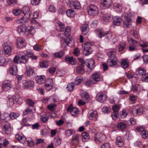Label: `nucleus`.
Segmentation results:
<instances>
[{
	"instance_id": "17",
	"label": "nucleus",
	"mask_w": 148,
	"mask_h": 148,
	"mask_svg": "<svg viewBox=\"0 0 148 148\" xmlns=\"http://www.w3.org/2000/svg\"><path fill=\"white\" fill-rule=\"evenodd\" d=\"M81 29L82 34L84 35H86L89 31L88 25L87 24L83 25L81 27Z\"/></svg>"
},
{
	"instance_id": "46",
	"label": "nucleus",
	"mask_w": 148,
	"mask_h": 148,
	"mask_svg": "<svg viewBox=\"0 0 148 148\" xmlns=\"http://www.w3.org/2000/svg\"><path fill=\"white\" fill-rule=\"evenodd\" d=\"M126 44L125 42H123L119 45L118 47L119 51H123L126 47Z\"/></svg>"
},
{
	"instance_id": "53",
	"label": "nucleus",
	"mask_w": 148,
	"mask_h": 148,
	"mask_svg": "<svg viewBox=\"0 0 148 148\" xmlns=\"http://www.w3.org/2000/svg\"><path fill=\"white\" fill-rule=\"evenodd\" d=\"M116 145L118 147H121L123 145V141L121 139H117Z\"/></svg>"
},
{
	"instance_id": "6",
	"label": "nucleus",
	"mask_w": 148,
	"mask_h": 148,
	"mask_svg": "<svg viewBox=\"0 0 148 148\" xmlns=\"http://www.w3.org/2000/svg\"><path fill=\"white\" fill-rule=\"evenodd\" d=\"M143 112V108L141 106L139 105L135 106L133 108L132 110L133 114L135 116H136L137 114L140 115Z\"/></svg>"
},
{
	"instance_id": "43",
	"label": "nucleus",
	"mask_w": 148,
	"mask_h": 148,
	"mask_svg": "<svg viewBox=\"0 0 148 148\" xmlns=\"http://www.w3.org/2000/svg\"><path fill=\"white\" fill-rule=\"evenodd\" d=\"M74 87V84L73 82L69 83L67 86L66 88L67 90L71 92L73 90Z\"/></svg>"
},
{
	"instance_id": "31",
	"label": "nucleus",
	"mask_w": 148,
	"mask_h": 148,
	"mask_svg": "<svg viewBox=\"0 0 148 148\" xmlns=\"http://www.w3.org/2000/svg\"><path fill=\"white\" fill-rule=\"evenodd\" d=\"M85 65H80L78 66L76 68V72L78 73L83 74L84 73V67Z\"/></svg>"
},
{
	"instance_id": "28",
	"label": "nucleus",
	"mask_w": 148,
	"mask_h": 148,
	"mask_svg": "<svg viewBox=\"0 0 148 148\" xmlns=\"http://www.w3.org/2000/svg\"><path fill=\"white\" fill-rule=\"evenodd\" d=\"M114 9L117 12H121L122 10V7L121 5L117 3L113 4Z\"/></svg>"
},
{
	"instance_id": "60",
	"label": "nucleus",
	"mask_w": 148,
	"mask_h": 148,
	"mask_svg": "<svg viewBox=\"0 0 148 148\" xmlns=\"http://www.w3.org/2000/svg\"><path fill=\"white\" fill-rule=\"evenodd\" d=\"M56 106L55 104L53 103H51L49 104L48 106V109L51 111H53L54 110V108L56 107Z\"/></svg>"
},
{
	"instance_id": "23",
	"label": "nucleus",
	"mask_w": 148,
	"mask_h": 148,
	"mask_svg": "<svg viewBox=\"0 0 148 148\" xmlns=\"http://www.w3.org/2000/svg\"><path fill=\"white\" fill-rule=\"evenodd\" d=\"M26 27L25 25H23L19 26L17 30L20 34H23L26 32Z\"/></svg>"
},
{
	"instance_id": "56",
	"label": "nucleus",
	"mask_w": 148,
	"mask_h": 148,
	"mask_svg": "<svg viewBox=\"0 0 148 148\" xmlns=\"http://www.w3.org/2000/svg\"><path fill=\"white\" fill-rule=\"evenodd\" d=\"M131 32L132 33L135 38H138L139 37V34L137 31H134V30H132Z\"/></svg>"
},
{
	"instance_id": "1",
	"label": "nucleus",
	"mask_w": 148,
	"mask_h": 148,
	"mask_svg": "<svg viewBox=\"0 0 148 148\" xmlns=\"http://www.w3.org/2000/svg\"><path fill=\"white\" fill-rule=\"evenodd\" d=\"M23 52H20L13 59V61L14 63H26L27 60L25 56L23 55Z\"/></svg>"
},
{
	"instance_id": "10",
	"label": "nucleus",
	"mask_w": 148,
	"mask_h": 148,
	"mask_svg": "<svg viewBox=\"0 0 148 148\" xmlns=\"http://www.w3.org/2000/svg\"><path fill=\"white\" fill-rule=\"evenodd\" d=\"M21 15L22 17L16 20V22L19 24L25 23H27L28 20L30 18L29 17V16L27 15L26 16L23 15Z\"/></svg>"
},
{
	"instance_id": "35",
	"label": "nucleus",
	"mask_w": 148,
	"mask_h": 148,
	"mask_svg": "<svg viewBox=\"0 0 148 148\" xmlns=\"http://www.w3.org/2000/svg\"><path fill=\"white\" fill-rule=\"evenodd\" d=\"M65 60L73 65L75 64L76 63V61L73 59V57L66 56Z\"/></svg>"
},
{
	"instance_id": "32",
	"label": "nucleus",
	"mask_w": 148,
	"mask_h": 148,
	"mask_svg": "<svg viewBox=\"0 0 148 148\" xmlns=\"http://www.w3.org/2000/svg\"><path fill=\"white\" fill-rule=\"evenodd\" d=\"M129 63L127 59H123L121 61V65L123 68L126 69L129 66Z\"/></svg>"
},
{
	"instance_id": "41",
	"label": "nucleus",
	"mask_w": 148,
	"mask_h": 148,
	"mask_svg": "<svg viewBox=\"0 0 148 148\" xmlns=\"http://www.w3.org/2000/svg\"><path fill=\"white\" fill-rule=\"evenodd\" d=\"M66 14L69 17H73L75 15V13L73 10L69 9L66 11Z\"/></svg>"
},
{
	"instance_id": "8",
	"label": "nucleus",
	"mask_w": 148,
	"mask_h": 148,
	"mask_svg": "<svg viewBox=\"0 0 148 148\" xmlns=\"http://www.w3.org/2000/svg\"><path fill=\"white\" fill-rule=\"evenodd\" d=\"M98 35L100 38H101L103 36H105L106 38L108 39H110L112 36V34L111 33L109 32L105 33L102 31H99Z\"/></svg>"
},
{
	"instance_id": "19",
	"label": "nucleus",
	"mask_w": 148,
	"mask_h": 148,
	"mask_svg": "<svg viewBox=\"0 0 148 148\" xmlns=\"http://www.w3.org/2000/svg\"><path fill=\"white\" fill-rule=\"evenodd\" d=\"M3 129L4 130L5 133L7 134H10L11 131L10 124L8 123H6L3 126Z\"/></svg>"
},
{
	"instance_id": "26",
	"label": "nucleus",
	"mask_w": 148,
	"mask_h": 148,
	"mask_svg": "<svg viewBox=\"0 0 148 148\" xmlns=\"http://www.w3.org/2000/svg\"><path fill=\"white\" fill-rule=\"evenodd\" d=\"M116 50L114 49L108 53V55L110 58L116 59Z\"/></svg>"
},
{
	"instance_id": "48",
	"label": "nucleus",
	"mask_w": 148,
	"mask_h": 148,
	"mask_svg": "<svg viewBox=\"0 0 148 148\" xmlns=\"http://www.w3.org/2000/svg\"><path fill=\"white\" fill-rule=\"evenodd\" d=\"M42 123H46L48 120V117L45 115H43L40 116Z\"/></svg>"
},
{
	"instance_id": "34",
	"label": "nucleus",
	"mask_w": 148,
	"mask_h": 148,
	"mask_svg": "<svg viewBox=\"0 0 148 148\" xmlns=\"http://www.w3.org/2000/svg\"><path fill=\"white\" fill-rule=\"evenodd\" d=\"M28 34L33 35L35 32V29L33 27L28 26L27 27L26 32Z\"/></svg>"
},
{
	"instance_id": "22",
	"label": "nucleus",
	"mask_w": 148,
	"mask_h": 148,
	"mask_svg": "<svg viewBox=\"0 0 148 148\" xmlns=\"http://www.w3.org/2000/svg\"><path fill=\"white\" fill-rule=\"evenodd\" d=\"M92 80L93 81L98 82L100 80V74L99 73H93L92 75Z\"/></svg>"
},
{
	"instance_id": "21",
	"label": "nucleus",
	"mask_w": 148,
	"mask_h": 148,
	"mask_svg": "<svg viewBox=\"0 0 148 148\" xmlns=\"http://www.w3.org/2000/svg\"><path fill=\"white\" fill-rule=\"evenodd\" d=\"M111 16L109 14H106L103 15L102 21L103 23H106L109 22L111 20Z\"/></svg>"
},
{
	"instance_id": "54",
	"label": "nucleus",
	"mask_w": 148,
	"mask_h": 148,
	"mask_svg": "<svg viewBox=\"0 0 148 148\" xmlns=\"http://www.w3.org/2000/svg\"><path fill=\"white\" fill-rule=\"evenodd\" d=\"M26 103L30 106H32L34 104V102L32 100L30 99H26Z\"/></svg>"
},
{
	"instance_id": "36",
	"label": "nucleus",
	"mask_w": 148,
	"mask_h": 148,
	"mask_svg": "<svg viewBox=\"0 0 148 148\" xmlns=\"http://www.w3.org/2000/svg\"><path fill=\"white\" fill-rule=\"evenodd\" d=\"M127 41L129 42L130 44L132 45H137V44L138 43L137 41L131 37H128L127 38Z\"/></svg>"
},
{
	"instance_id": "16",
	"label": "nucleus",
	"mask_w": 148,
	"mask_h": 148,
	"mask_svg": "<svg viewBox=\"0 0 148 148\" xmlns=\"http://www.w3.org/2000/svg\"><path fill=\"white\" fill-rule=\"evenodd\" d=\"M127 127V125L124 122H120L117 125L118 130L121 131L125 130Z\"/></svg>"
},
{
	"instance_id": "37",
	"label": "nucleus",
	"mask_w": 148,
	"mask_h": 148,
	"mask_svg": "<svg viewBox=\"0 0 148 148\" xmlns=\"http://www.w3.org/2000/svg\"><path fill=\"white\" fill-rule=\"evenodd\" d=\"M15 101L18 104H21L22 102V99L20 96L18 95H16L13 96Z\"/></svg>"
},
{
	"instance_id": "24",
	"label": "nucleus",
	"mask_w": 148,
	"mask_h": 148,
	"mask_svg": "<svg viewBox=\"0 0 148 148\" xmlns=\"http://www.w3.org/2000/svg\"><path fill=\"white\" fill-rule=\"evenodd\" d=\"M23 84L24 86L29 88L33 86L34 82L32 81L24 80L23 81Z\"/></svg>"
},
{
	"instance_id": "49",
	"label": "nucleus",
	"mask_w": 148,
	"mask_h": 148,
	"mask_svg": "<svg viewBox=\"0 0 148 148\" xmlns=\"http://www.w3.org/2000/svg\"><path fill=\"white\" fill-rule=\"evenodd\" d=\"M82 97L87 100H89V96L88 93L85 92H83L81 94Z\"/></svg>"
},
{
	"instance_id": "9",
	"label": "nucleus",
	"mask_w": 148,
	"mask_h": 148,
	"mask_svg": "<svg viewBox=\"0 0 148 148\" xmlns=\"http://www.w3.org/2000/svg\"><path fill=\"white\" fill-rule=\"evenodd\" d=\"M85 64L90 69H92L95 67V62L94 60L91 59H87L85 62Z\"/></svg>"
},
{
	"instance_id": "20",
	"label": "nucleus",
	"mask_w": 148,
	"mask_h": 148,
	"mask_svg": "<svg viewBox=\"0 0 148 148\" xmlns=\"http://www.w3.org/2000/svg\"><path fill=\"white\" fill-rule=\"evenodd\" d=\"M18 72L17 68L16 66L14 65H11L10 67V73L12 75H16Z\"/></svg>"
},
{
	"instance_id": "59",
	"label": "nucleus",
	"mask_w": 148,
	"mask_h": 148,
	"mask_svg": "<svg viewBox=\"0 0 148 148\" xmlns=\"http://www.w3.org/2000/svg\"><path fill=\"white\" fill-rule=\"evenodd\" d=\"M15 100L14 99L13 96L10 99H9L8 101V102L9 103L10 106H12L14 104Z\"/></svg>"
},
{
	"instance_id": "63",
	"label": "nucleus",
	"mask_w": 148,
	"mask_h": 148,
	"mask_svg": "<svg viewBox=\"0 0 148 148\" xmlns=\"http://www.w3.org/2000/svg\"><path fill=\"white\" fill-rule=\"evenodd\" d=\"M34 49L37 51H40L42 49V47L38 44H36L33 47Z\"/></svg>"
},
{
	"instance_id": "7",
	"label": "nucleus",
	"mask_w": 148,
	"mask_h": 148,
	"mask_svg": "<svg viewBox=\"0 0 148 148\" xmlns=\"http://www.w3.org/2000/svg\"><path fill=\"white\" fill-rule=\"evenodd\" d=\"M16 45L17 47L19 48H22L26 46L25 39L23 38H18L16 40Z\"/></svg>"
},
{
	"instance_id": "4",
	"label": "nucleus",
	"mask_w": 148,
	"mask_h": 148,
	"mask_svg": "<svg viewBox=\"0 0 148 148\" xmlns=\"http://www.w3.org/2000/svg\"><path fill=\"white\" fill-rule=\"evenodd\" d=\"M84 47L83 53L85 56H88L92 52V49L91 48V45L89 42H87L84 43L83 45Z\"/></svg>"
},
{
	"instance_id": "58",
	"label": "nucleus",
	"mask_w": 148,
	"mask_h": 148,
	"mask_svg": "<svg viewBox=\"0 0 148 148\" xmlns=\"http://www.w3.org/2000/svg\"><path fill=\"white\" fill-rule=\"evenodd\" d=\"M119 116L118 112H113L112 114V119L113 120L116 119Z\"/></svg>"
},
{
	"instance_id": "25",
	"label": "nucleus",
	"mask_w": 148,
	"mask_h": 148,
	"mask_svg": "<svg viewBox=\"0 0 148 148\" xmlns=\"http://www.w3.org/2000/svg\"><path fill=\"white\" fill-rule=\"evenodd\" d=\"M112 0H103L101 4L102 6L106 8H108L112 4Z\"/></svg>"
},
{
	"instance_id": "50",
	"label": "nucleus",
	"mask_w": 148,
	"mask_h": 148,
	"mask_svg": "<svg viewBox=\"0 0 148 148\" xmlns=\"http://www.w3.org/2000/svg\"><path fill=\"white\" fill-rule=\"evenodd\" d=\"M142 81L143 82H148V73L145 74L141 78Z\"/></svg>"
},
{
	"instance_id": "11",
	"label": "nucleus",
	"mask_w": 148,
	"mask_h": 148,
	"mask_svg": "<svg viewBox=\"0 0 148 148\" xmlns=\"http://www.w3.org/2000/svg\"><path fill=\"white\" fill-rule=\"evenodd\" d=\"M2 87L3 89L5 91L10 90L12 87L10 82L9 81H4L2 84Z\"/></svg>"
},
{
	"instance_id": "51",
	"label": "nucleus",
	"mask_w": 148,
	"mask_h": 148,
	"mask_svg": "<svg viewBox=\"0 0 148 148\" xmlns=\"http://www.w3.org/2000/svg\"><path fill=\"white\" fill-rule=\"evenodd\" d=\"M138 47L137 45H132L130 46L128 49L129 51H136L138 49Z\"/></svg>"
},
{
	"instance_id": "33",
	"label": "nucleus",
	"mask_w": 148,
	"mask_h": 148,
	"mask_svg": "<svg viewBox=\"0 0 148 148\" xmlns=\"http://www.w3.org/2000/svg\"><path fill=\"white\" fill-rule=\"evenodd\" d=\"M116 59L110 58L107 61L108 64L110 66L115 65L116 64Z\"/></svg>"
},
{
	"instance_id": "61",
	"label": "nucleus",
	"mask_w": 148,
	"mask_h": 148,
	"mask_svg": "<svg viewBox=\"0 0 148 148\" xmlns=\"http://www.w3.org/2000/svg\"><path fill=\"white\" fill-rule=\"evenodd\" d=\"M82 80L81 77H77L75 79V84L76 85H78L81 82Z\"/></svg>"
},
{
	"instance_id": "5",
	"label": "nucleus",
	"mask_w": 148,
	"mask_h": 148,
	"mask_svg": "<svg viewBox=\"0 0 148 148\" xmlns=\"http://www.w3.org/2000/svg\"><path fill=\"white\" fill-rule=\"evenodd\" d=\"M126 14H123L122 16L123 19L124 20L123 21V26L125 28H129L131 27L132 25L131 24V18L126 17Z\"/></svg>"
},
{
	"instance_id": "27",
	"label": "nucleus",
	"mask_w": 148,
	"mask_h": 148,
	"mask_svg": "<svg viewBox=\"0 0 148 148\" xmlns=\"http://www.w3.org/2000/svg\"><path fill=\"white\" fill-rule=\"evenodd\" d=\"M146 72V70L144 69L139 67L137 69L136 73L137 75L143 76L145 74Z\"/></svg>"
},
{
	"instance_id": "62",
	"label": "nucleus",
	"mask_w": 148,
	"mask_h": 148,
	"mask_svg": "<svg viewBox=\"0 0 148 148\" xmlns=\"http://www.w3.org/2000/svg\"><path fill=\"white\" fill-rule=\"evenodd\" d=\"M112 108L113 112H118L120 110V107L119 105H115L113 106Z\"/></svg>"
},
{
	"instance_id": "14",
	"label": "nucleus",
	"mask_w": 148,
	"mask_h": 148,
	"mask_svg": "<svg viewBox=\"0 0 148 148\" xmlns=\"http://www.w3.org/2000/svg\"><path fill=\"white\" fill-rule=\"evenodd\" d=\"M89 119L90 120H92L94 119L95 121L97 119V112L96 111H90L88 116Z\"/></svg>"
},
{
	"instance_id": "52",
	"label": "nucleus",
	"mask_w": 148,
	"mask_h": 148,
	"mask_svg": "<svg viewBox=\"0 0 148 148\" xmlns=\"http://www.w3.org/2000/svg\"><path fill=\"white\" fill-rule=\"evenodd\" d=\"M41 0H31V3L33 6H36L39 4Z\"/></svg>"
},
{
	"instance_id": "12",
	"label": "nucleus",
	"mask_w": 148,
	"mask_h": 148,
	"mask_svg": "<svg viewBox=\"0 0 148 148\" xmlns=\"http://www.w3.org/2000/svg\"><path fill=\"white\" fill-rule=\"evenodd\" d=\"M97 100L100 102H104L107 99V97L105 94L103 93L98 94L96 96Z\"/></svg>"
},
{
	"instance_id": "57",
	"label": "nucleus",
	"mask_w": 148,
	"mask_h": 148,
	"mask_svg": "<svg viewBox=\"0 0 148 148\" xmlns=\"http://www.w3.org/2000/svg\"><path fill=\"white\" fill-rule=\"evenodd\" d=\"M141 135L143 138H148V131H144L141 133Z\"/></svg>"
},
{
	"instance_id": "40",
	"label": "nucleus",
	"mask_w": 148,
	"mask_h": 148,
	"mask_svg": "<svg viewBox=\"0 0 148 148\" xmlns=\"http://www.w3.org/2000/svg\"><path fill=\"white\" fill-rule=\"evenodd\" d=\"M71 32V27L70 26L66 27L65 30L64 35L67 38L69 37L70 36Z\"/></svg>"
},
{
	"instance_id": "38",
	"label": "nucleus",
	"mask_w": 148,
	"mask_h": 148,
	"mask_svg": "<svg viewBox=\"0 0 148 148\" xmlns=\"http://www.w3.org/2000/svg\"><path fill=\"white\" fill-rule=\"evenodd\" d=\"M64 52L62 51L59 52L55 53H53L54 56L56 58H60L64 55Z\"/></svg>"
},
{
	"instance_id": "44",
	"label": "nucleus",
	"mask_w": 148,
	"mask_h": 148,
	"mask_svg": "<svg viewBox=\"0 0 148 148\" xmlns=\"http://www.w3.org/2000/svg\"><path fill=\"white\" fill-rule=\"evenodd\" d=\"M72 4L73 7L75 9H78L80 7V3L77 1H73L72 2Z\"/></svg>"
},
{
	"instance_id": "3",
	"label": "nucleus",
	"mask_w": 148,
	"mask_h": 148,
	"mask_svg": "<svg viewBox=\"0 0 148 148\" xmlns=\"http://www.w3.org/2000/svg\"><path fill=\"white\" fill-rule=\"evenodd\" d=\"M88 12L89 15L92 16H95L98 13V8L96 5L91 4L89 6Z\"/></svg>"
},
{
	"instance_id": "42",
	"label": "nucleus",
	"mask_w": 148,
	"mask_h": 148,
	"mask_svg": "<svg viewBox=\"0 0 148 148\" xmlns=\"http://www.w3.org/2000/svg\"><path fill=\"white\" fill-rule=\"evenodd\" d=\"M19 116V114L18 113H15L14 112H11L9 114V116L12 119H16Z\"/></svg>"
},
{
	"instance_id": "64",
	"label": "nucleus",
	"mask_w": 148,
	"mask_h": 148,
	"mask_svg": "<svg viewBox=\"0 0 148 148\" xmlns=\"http://www.w3.org/2000/svg\"><path fill=\"white\" fill-rule=\"evenodd\" d=\"M32 126L33 129L38 130L40 127V125L38 123H36L32 125Z\"/></svg>"
},
{
	"instance_id": "45",
	"label": "nucleus",
	"mask_w": 148,
	"mask_h": 148,
	"mask_svg": "<svg viewBox=\"0 0 148 148\" xmlns=\"http://www.w3.org/2000/svg\"><path fill=\"white\" fill-rule=\"evenodd\" d=\"M40 66L41 67L47 68L49 66L48 62L46 61H43L40 63Z\"/></svg>"
},
{
	"instance_id": "2",
	"label": "nucleus",
	"mask_w": 148,
	"mask_h": 148,
	"mask_svg": "<svg viewBox=\"0 0 148 148\" xmlns=\"http://www.w3.org/2000/svg\"><path fill=\"white\" fill-rule=\"evenodd\" d=\"M12 44L9 42H5L2 44L4 53L6 56L10 55L12 51Z\"/></svg>"
},
{
	"instance_id": "39",
	"label": "nucleus",
	"mask_w": 148,
	"mask_h": 148,
	"mask_svg": "<svg viewBox=\"0 0 148 148\" xmlns=\"http://www.w3.org/2000/svg\"><path fill=\"white\" fill-rule=\"evenodd\" d=\"M57 24L58 25V29L60 32L63 31L65 28L64 24L60 22H58Z\"/></svg>"
},
{
	"instance_id": "18",
	"label": "nucleus",
	"mask_w": 148,
	"mask_h": 148,
	"mask_svg": "<svg viewBox=\"0 0 148 148\" xmlns=\"http://www.w3.org/2000/svg\"><path fill=\"white\" fill-rule=\"evenodd\" d=\"M113 24L114 25L119 26L120 25L122 20L120 17L118 16L113 17L112 18Z\"/></svg>"
},
{
	"instance_id": "47",
	"label": "nucleus",
	"mask_w": 148,
	"mask_h": 148,
	"mask_svg": "<svg viewBox=\"0 0 148 148\" xmlns=\"http://www.w3.org/2000/svg\"><path fill=\"white\" fill-rule=\"evenodd\" d=\"M75 132L73 130L69 129L65 131V133L66 135L67 136H69L72 134L75 133Z\"/></svg>"
},
{
	"instance_id": "15",
	"label": "nucleus",
	"mask_w": 148,
	"mask_h": 148,
	"mask_svg": "<svg viewBox=\"0 0 148 148\" xmlns=\"http://www.w3.org/2000/svg\"><path fill=\"white\" fill-rule=\"evenodd\" d=\"M68 112H70L72 116H75L78 113V110L77 108H74L72 105L70 106L67 109Z\"/></svg>"
},
{
	"instance_id": "13",
	"label": "nucleus",
	"mask_w": 148,
	"mask_h": 148,
	"mask_svg": "<svg viewBox=\"0 0 148 148\" xmlns=\"http://www.w3.org/2000/svg\"><path fill=\"white\" fill-rule=\"evenodd\" d=\"M31 14V12L29 8L27 6L24 7L21 13V15L27 16V15L29 16V17L30 18Z\"/></svg>"
},
{
	"instance_id": "29",
	"label": "nucleus",
	"mask_w": 148,
	"mask_h": 148,
	"mask_svg": "<svg viewBox=\"0 0 148 148\" xmlns=\"http://www.w3.org/2000/svg\"><path fill=\"white\" fill-rule=\"evenodd\" d=\"M36 79L37 83L39 84H42L44 82L45 80L44 76H38Z\"/></svg>"
},
{
	"instance_id": "30",
	"label": "nucleus",
	"mask_w": 148,
	"mask_h": 148,
	"mask_svg": "<svg viewBox=\"0 0 148 148\" xmlns=\"http://www.w3.org/2000/svg\"><path fill=\"white\" fill-rule=\"evenodd\" d=\"M26 73L27 76H32L34 74V71L32 68L29 66L26 67Z\"/></svg>"
},
{
	"instance_id": "55",
	"label": "nucleus",
	"mask_w": 148,
	"mask_h": 148,
	"mask_svg": "<svg viewBox=\"0 0 148 148\" xmlns=\"http://www.w3.org/2000/svg\"><path fill=\"white\" fill-rule=\"evenodd\" d=\"M17 2V0H8L7 3L8 5L12 6L16 4Z\"/></svg>"
}]
</instances>
